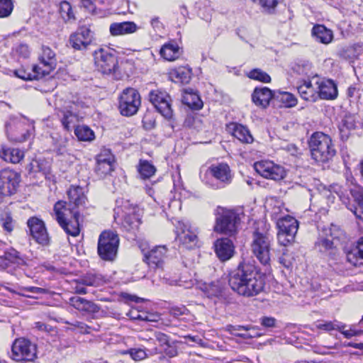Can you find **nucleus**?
<instances>
[{
  "label": "nucleus",
  "mask_w": 363,
  "mask_h": 363,
  "mask_svg": "<svg viewBox=\"0 0 363 363\" xmlns=\"http://www.w3.org/2000/svg\"><path fill=\"white\" fill-rule=\"evenodd\" d=\"M138 172L143 179H148L153 176L156 172L155 167L146 160H140L138 166Z\"/></svg>",
  "instance_id": "nucleus-38"
},
{
  "label": "nucleus",
  "mask_w": 363,
  "mask_h": 363,
  "mask_svg": "<svg viewBox=\"0 0 363 363\" xmlns=\"http://www.w3.org/2000/svg\"><path fill=\"white\" fill-rule=\"evenodd\" d=\"M251 248L254 255L262 264L269 263L270 260V239L267 233L255 232Z\"/></svg>",
  "instance_id": "nucleus-9"
},
{
  "label": "nucleus",
  "mask_w": 363,
  "mask_h": 363,
  "mask_svg": "<svg viewBox=\"0 0 363 363\" xmlns=\"http://www.w3.org/2000/svg\"><path fill=\"white\" fill-rule=\"evenodd\" d=\"M347 259L354 266L363 265V237L358 240L357 246L347 252Z\"/></svg>",
  "instance_id": "nucleus-33"
},
{
  "label": "nucleus",
  "mask_w": 363,
  "mask_h": 363,
  "mask_svg": "<svg viewBox=\"0 0 363 363\" xmlns=\"http://www.w3.org/2000/svg\"><path fill=\"white\" fill-rule=\"evenodd\" d=\"M277 99L282 103L285 107H294L297 104L295 96L289 92H282L277 96Z\"/></svg>",
  "instance_id": "nucleus-45"
},
{
  "label": "nucleus",
  "mask_w": 363,
  "mask_h": 363,
  "mask_svg": "<svg viewBox=\"0 0 363 363\" xmlns=\"http://www.w3.org/2000/svg\"><path fill=\"white\" fill-rule=\"evenodd\" d=\"M273 97L272 91L267 87L256 88L252 94V100L253 103L262 108L269 106V101Z\"/></svg>",
  "instance_id": "nucleus-25"
},
{
  "label": "nucleus",
  "mask_w": 363,
  "mask_h": 363,
  "mask_svg": "<svg viewBox=\"0 0 363 363\" xmlns=\"http://www.w3.org/2000/svg\"><path fill=\"white\" fill-rule=\"evenodd\" d=\"M138 26L132 21L113 23L110 25V33L113 36L127 35L137 31Z\"/></svg>",
  "instance_id": "nucleus-26"
},
{
  "label": "nucleus",
  "mask_w": 363,
  "mask_h": 363,
  "mask_svg": "<svg viewBox=\"0 0 363 363\" xmlns=\"http://www.w3.org/2000/svg\"><path fill=\"white\" fill-rule=\"evenodd\" d=\"M315 247L320 252H326L333 248L334 244L330 228H323L322 230L315 242Z\"/></svg>",
  "instance_id": "nucleus-27"
},
{
  "label": "nucleus",
  "mask_w": 363,
  "mask_h": 363,
  "mask_svg": "<svg viewBox=\"0 0 363 363\" xmlns=\"http://www.w3.org/2000/svg\"><path fill=\"white\" fill-rule=\"evenodd\" d=\"M318 86L319 98L330 100L337 97V89L333 80H322L318 82Z\"/></svg>",
  "instance_id": "nucleus-24"
},
{
  "label": "nucleus",
  "mask_w": 363,
  "mask_h": 363,
  "mask_svg": "<svg viewBox=\"0 0 363 363\" xmlns=\"http://www.w3.org/2000/svg\"><path fill=\"white\" fill-rule=\"evenodd\" d=\"M54 211L55 219L68 235L77 237L79 235V213L77 210L67 208L66 202L60 201L55 204Z\"/></svg>",
  "instance_id": "nucleus-3"
},
{
  "label": "nucleus",
  "mask_w": 363,
  "mask_h": 363,
  "mask_svg": "<svg viewBox=\"0 0 363 363\" xmlns=\"http://www.w3.org/2000/svg\"><path fill=\"white\" fill-rule=\"evenodd\" d=\"M59 13L65 22H70L75 19L72 6L70 4L66 1H62L60 4Z\"/></svg>",
  "instance_id": "nucleus-39"
},
{
  "label": "nucleus",
  "mask_w": 363,
  "mask_h": 363,
  "mask_svg": "<svg viewBox=\"0 0 363 363\" xmlns=\"http://www.w3.org/2000/svg\"><path fill=\"white\" fill-rule=\"evenodd\" d=\"M130 354L136 361L143 359L146 357L145 352L141 349H132L130 350Z\"/></svg>",
  "instance_id": "nucleus-56"
},
{
  "label": "nucleus",
  "mask_w": 363,
  "mask_h": 363,
  "mask_svg": "<svg viewBox=\"0 0 363 363\" xmlns=\"http://www.w3.org/2000/svg\"><path fill=\"white\" fill-rule=\"evenodd\" d=\"M58 116L64 128L69 131L79 122V116L72 110V106H65L58 110Z\"/></svg>",
  "instance_id": "nucleus-22"
},
{
  "label": "nucleus",
  "mask_w": 363,
  "mask_h": 363,
  "mask_svg": "<svg viewBox=\"0 0 363 363\" xmlns=\"http://www.w3.org/2000/svg\"><path fill=\"white\" fill-rule=\"evenodd\" d=\"M21 181V175L10 169L0 170V189L3 194L11 195L16 191Z\"/></svg>",
  "instance_id": "nucleus-15"
},
{
  "label": "nucleus",
  "mask_w": 363,
  "mask_h": 363,
  "mask_svg": "<svg viewBox=\"0 0 363 363\" xmlns=\"http://www.w3.org/2000/svg\"><path fill=\"white\" fill-rule=\"evenodd\" d=\"M177 238L180 244L186 249H191L196 246L198 237L190 226L184 222H179L177 225Z\"/></svg>",
  "instance_id": "nucleus-17"
},
{
  "label": "nucleus",
  "mask_w": 363,
  "mask_h": 363,
  "mask_svg": "<svg viewBox=\"0 0 363 363\" xmlns=\"http://www.w3.org/2000/svg\"><path fill=\"white\" fill-rule=\"evenodd\" d=\"M277 225L279 229L277 233L279 243L283 246L292 243L298 231V220L291 216H286L278 219Z\"/></svg>",
  "instance_id": "nucleus-6"
},
{
  "label": "nucleus",
  "mask_w": 363,
  "mask_h": 363,
  "mask_svg": "<svg viewBox=\"0 0 363 363\" xmlns=\"http://www.w3.org/2000/svg\"><path fill=\"white\" fill-rule=\"evenodd\" d=\"M119 238L116 233L111 230L102 232L98 241V254L105 261H113L117 255Z\"/></svg>",
  "instance_id": "nucleus-5"
},
{
  "label": "nucleus",
  "mask_w": 363,
  "mask_h": 363,
  "mask_svg": "<svg viewBox=\"0 0 363 363\" xmlns=\"http://www.w3.org/2000/svg\"><path fill=\"white\" fill-rule=\"evenodd\" d=\"M149 99L150 101L162 116L167 120L173 118L172 99L167 92L160 90L151 91L149 94Z\"/></svg>",
  "instance_id": "nucleus-11"
},
{
  "label": "nucleus",
  "mask_w": 363,
  "mask_h": 363,
  "mask_svg": "<svg viewBox=\"0 0 363 363\" xmlns=\"http://www.w3.org/2000/svg\"><path fill=\"white\" fill-rule=\"evenodd\" d=\"M12 358L17 362H33L37 357L36 345L25 338L14 341L12 348Z\"/></svg>",
  "instance_id": "nucleus-7"
},
{
  "label": "nucleus",
  "mask_w": 363,
  "mask_h": 363,
  "mask_svg": "<svg viewBox=\"0 0 363 363\" xmlns=\"http://www.w3.org/2000/svg\"><path fill=\"white\" fill-rule=\"evenodd\" d=\"M0 223L4 230L7 233H11L14 228V221L9 212H3L0 216Z\"/></svg>",
  "instance_id": "nucleus-42"
},
{
  "label": "nucleus",
  "mask_w": 363,
  "mask_h": 363,
  "mask_svg": "<svg viewBox=\"0 0 363 363\" xmlns=\"http://www.w3.org/2000/svg\"><path fill=\"white\" fill-rule=\"evenodd\" d=\"M228 283L234 291L245 297L257 295L264 286V279L256 267L245 262L230 273Z\"/></svg>",
  "instance_id": "nucleus-1"
},
{
  "label": "nucleus",
  "mask_w": 363,
  "mask_h": 363,
  "mask_svg": "<svg viewBox=\"0 0 363 363\" xmlns=\"http://www.w3.org/2000/svg\"><path fill=\"white\" fill-rule=\"evenodd\" d=\"M259 4L267 12L272 13L281 0H252Z\"/></svg>",
  "instance_id": "nucleus-48"
},
{
  "label": "nucleus",
  "mask_w": 363,
  "mask_h": 363,
  "mask_svg": "<svg viewBox=\"0 0 363 363\" xmlns=\"http://www.w3.org/2000/svg\"><path fill=\"white\" fill-rule=\"evenodd\" d=\"M67 195L69 203L67 208L76 210V208L83 206L86 203V197L81 186H71L67 191Z\"/></svg>",
  "instance_id": "nucleus-23"
},
{
  "label": "nucleus",
  "mask_w": 363,
  "mask_h": 363,
  "mask_svg": "<svg viewBox=\"0 0 363 363\" xmlns=\"http://www.w3.org/2000/svg\"><path fill=\"white\" fill-rule=\"evenodd\" d=\"M188 310L185 306H175L169 308V313L175 318H179L180 315L186 314Z\"/></svg>",
  "instance_id": "nucleus-57"
},
{
  "label": "nucleus",
  "mask_w": 363,
  "mask_h": 363,
  "mask_svg": "<svg viewBox=\"0 0 363 363\" xmlns=\"http://www.w3.org/2000/svg\"><path fill=\"white\" fill-rule=\"evenodd\" d=\"M174 77L180 82L186 84L191 79V69L186 67H179L174 71Z\"/></svg>",
  "instance_id": "nucleus-46"
},
{
  "label": "nucleus",
  "mask_w": 363,
  "mask_h": 363,
  "mask_svg": "<svg viewBox=\"0 0 363 363\" xmlns=\"http://www.w3.org/2000/svg\"><path fill=\"white\" fill-rule=\"evenodd\" d=\"M247 76L250 79L257 80L263 83H269L271 82L270 76L260 69H254L251 70L248 73Z\"/></svg>",
  "instance_id": "nucleus-44"
},
{
  "label": "nucleus",
  "mask_w": 363,
  "mask_h": 363,
  "mask_svg": "<svg viewBox=\"0 0 363 363\" xmlns=\"http://www.w3.org/2000/svg\"><path fill=\"white\" fill-rule=\"evenodd\" d=\"M74 134L82 141H91L95 138L94 131L87 125L76 126Z\"/></svg>",
  "instance_id": "nucleus-37"
},
{
  "label": "nucleus",
  "mask_w": 363,
  "mask_h": 363,
  "mask_svg": "<svg viewBox=\"0 0 363 363\" xmlns=\"http://www.w3.org/2000/svg\"><path fill=\"white\" fill-rule=\"evenodd\" d=\"M210 172L213 177L220 182L223 187L231 182V172L226 163L212 165L210 167Z\"/></svg>",
  "instance_id": "nucleus-21"
},
{
  "label": "nucleus",
  "mask_w": 363,
  "mask_h": 363,
  "mask_svg": "<svg viewBox=\"0 0 363 363\" xmlns=\"http://www.w3.org/2000/svg\"><path fill=\"white\" fill-rule=\"evenodd\" d=\"M140 104V96L138 91L127 88L121 95L118 108L123 116H131L138 112Z\"/></svg>",
  "instance_id": "nucleus-8"
},
{
  "label": "nucleus",
  "mask_w": 363,
  "mask_h": 363,
  "mask_svg": "<svg viewBox=\"0 0 363 363\" xmlns=\"http://www.w3.org/2000/svg\"><path fill=\"white\" fill-rule=\"evenodd\" d=\"M15 73V75L20 78V79H22L23 80H32L34 78H38V77H42L43 76L41 75H38L35 72V74H31L29 72H26L24 69H17L14 72Z\"/></svg>",
  "instance_id": "nucleus-52"
},
{
  "label": "nucleus",
  "mask_w": 363,
  "mask_h": 363,
  "mask_svg": "<svg viewBox=\"0 0 363 363\" xmlns=\"http://www.w3.org/2000/svg\"><path fill=\"white\" fill-rule=\"evenodd\" d=\"M30 174L38 177V174L46 177L50 173V164L45 160H33L26 167Z\"/></svg>",
  "instance_id": "nucleus-28"
},
{
  "label": "nucleus",
  "mask_w": 363,
  "mask_h": 363,
  "mask_svg": "<svg viewBox=\"0 0 363 363\" xmlns=\"http://www.w3.org/2000/svg\"><path fill=\"white\" fill-rule=\"evenodd\" d=\"M30 131L29 130H26V132L21 133V135H14L13 136V139L17 142H23L30 136Z\"/></svg>",
  "instance_id": "nucleus-62"
},
{
  "label": "nucleus",
  "mask_w": 363,
  "mask_h": 363,
  "mask_svg": "<svg viewBox=\"0 0 363 363\" xmlns=\"http://www.w3.org/2000/svg\"><path fill=\"white\" fill-rule=\"evenodd\" d=\"M191 96L194 99H195V101H193L191 104L190 103H188L189 106L196 109L201 108L203 106V103L200 98L197 95H192Z\"/></svg>",
  "instance_id": "nucleus-63"
},
{
  "label": "nucleus",
  "mask_w": 363,
  "mask_h": 363,
  "mask_svg": "<svg viewBox=\"0 0 363 363\" xmlns=\"http://www.w3.org/2000/svg\"><path fill=\"white\" fill-rule=\"evenodd\" d=\"M318 79L313 78L311 80L304 81L297 87L301 97L308 101H316L319 99Z\"/></svg>",
  "instance_id": "nucleus-18"
},
{
  "label": "nucleus",
  "mask_w": 363,
  "mask_h": 363,
  "mask_svg": "<svg viewBox=\"0 0 363 363\" xmlns=\"http://www.w3.org/2000/svg\"><path fill=\"white\" fill-rule=\"evenodd\" d=\"M145 312H140L135 309H133L129 312V316L131 319L144 321V315Z\"/></svg>",
  "instance_id": "nucleus-60"
},
{
  "label": "nucleus",
  "mask_w": 363,
  "mask_h": 363,
  "mask_svg": "<svg viewBox=\"0 0 363 363\" xmlns=\"http://www.w3.org/2000/svg\"><path fill=\"white\" fill-rule=\"evenodd\" d=\"M154 337L161 346H166L169 343V337L164 333L155 332L154 333Z\"/></svg>",
  "instance_id": "nucleus-55"
},
{
  "label": "nucleus",
  "mask_w": 363,
  "mask_h": 363,
  "mask_svg": "<svg viewBox=\"0 0 363 363\" xmlns=\"http://www.w3.org/2000/svg\"><path fill=\"white\" fill-rule=\"evenodd\" d=\"M80 283L86 286H96L98 284V279L94 274H86L80 279Z\"/></svg>",
  "instance_id": "nucleus-53"
},
{
  "label": "nucleus",
  "mask_w": 363,
  "mask_h": 363,
  "mask_svg": "<svg viewBox=\"0 0 363 363\" xmlns=\"http://www.w3.org/2000/svg\"><path fill=\"white\" fill-rule=\"evenodd\" d=\"M276 319L272 317H262L261 318V325L265 328H274L276 325Z\"/></svg>",
  "instance_id": "nucleus-58"
},
{
  "label": "nucleus",
  "mask_w": 363,
  "mask_h": 363,
  "mask_svg": "<svg viewBox=\"0 0 363 363\" xmlns=\"http://www.w3.org/2000/svg\"><path fill=\"white\" fill-rule=\"evenodd\" d=\"M0 157L13 164L20 162L24 157V152L18 148L2 147Z\"/></svg>",
  "instance_id": "nucleus-31"
},
{
  "label": "nucleus",
  "mask_w": 363,
  "mask_h": 363,
  "mask_svg": "<svg viewBox=\"0 0 363 363\" xmlns=\"http://www.w3.org/2000/svg\"><path fill=\"white\" fill-rule=\"evenodd\" d=\"M94 62L103 74H109L115 71L118 60L113 51L109 48H100L94 52Z\"/></svg>",
  "instance_id": "nucleus-10"
},
{
  "label": "nucleus",
  "mask_w": 363,
  "mask_h": 363,
  "mask_svg": "<svg viewBox=\"0 0 363 363\" xmlns=\"http://www.w3.org/2000/svg\"><path fill=\"white\" fill-rule=\"evenodd\" d=\"M69 304L78 311L87 313H95L99 311V307L96 304L79 296L70 298Z\"/></svg>",
  "instance_id": "nucleus-29"
},
{
  "label": "nucleus",
  "mask_w": 363,
  "mask_h": 363,
  "mask_svg": "<svg viewBox=\"0 0 363 363\" xmlns=\"http://www.w3.org/2000/svg\"><path fill=\"white\" fill-rule=\"evenodd\" d=\"M255 169L262 177L273 180L282 179L286 174L284 169L269 160H262L254 164Z\"/></svg>",
  "instance_id": "nucleus-13"
},
{
  "label": "nucleus",
  "mask_w": 363,
  "mask_h": 363,
  "mask_svg": "<svg viewBox=\"0 0 363 363\" xmlns=\"http://www.w3.org/2000/svg\"><path fill=\"white\" fill-rule=\"evenodd\" d=\"M167 248L166 245H158L145 254L147 264L152 267H162L167 257Z\"/></svg>",
  "instance_id": "nucleus-19"
},
{
  "label": "nucleus",
  "mask_w": 363,
  "mask_h": 363,
  "mask_svg": "<svg viewBox=\"0 0 363 363\" xmlns=\"http://www.w3.org/2000/svg\"><path fill=\"white\" fill-rule=\"evenodd\" d=\"M202 289L208 297L218 296L222 292V286L218 281L205 284Z\"/></svg>",
  "instance_id": "nucleus-40"
},
{
  "label": "nucleus",
  "mask_w": 363,
  "mask_h": 363,
  "mask_svg": "<svg viewBox=\"0 0 363 363\" xmlns=\"http://www.w3.org/2000/svg\"><path fill=\"white\" fill-rule=\"evenodd\" d=\"M94 40L93 31L86 26H81L69 36V43L76 50H86Z\"/></svg>",
  "instance_id": "nucleus-14"
},
{
  "label": "nucleus",
  "mask_w": 363,
  "mask_h": 363,
  "mask_svg": "<svg viewBox=\"0 0 363 363\" xmlns=\"http://www.w3.org/2000/svg\"><path fill=\"white\" fill-rule=\"evenodd\" d=\"M33 328L39 331H43L48 333H51L55 331L54 328L42 322H35L34 323Z\"/></svg>",
  "instance_id": "nucleus-54"
},
{
  "label": "nucleus",
  "mask_w": 363,
  "mask_h": 363,
  "mask_svg": "<svg viewBox=\"0 0 363 363\" xmlns=\"http://www.w3.org/2000/svg\"><path fill=\"white\" fill-rule=\"evenodd\" d=\"M340 328H338V331H340L346 338H351L354 336H358L362 333V330H355L354 328H350V329H345L346 325L340 323L339 324Z\"/></svg>",
  "instance_id": "nucleus-50"
},
{
  "label": "nucleus",
  "mask_w": 363,
  "mask_h": 363,
  "mask_svg": "<svg viewBox=\"0 0 363 363\" xmlns=\"http://www.w3.org/2000/svg\"><path fill=\"white\" fill-rule=\"evenodd\" d=\"M312 35L315 40L323 43L329 44L333 39V33L323 25H315L312 29Z\"/></svg>",
  "instance_id": "nucleus-30"
},
{
  "label": "nucleus",
  "mask_w": 363,
  "mask_h": 363,
  "mask_svg": "<svg viewBox=\"0 0 363 363\" xmlns=\"http://www.w3.org/2000/svg\"><path fill=\"white\" fill-rule=\"evenodd\" d=\"M140 220L134 213V211L133 212V213H125V215L123 216V225L128 230L138 228Z\"/></svg>",
  "instance_id": "nucleus-43"
},
{
  "label": "nucleus",
  "mask_w": 363,
  "mask_h": 363,
  "mask_svg": "<svg viewBox=\"0 0 363 363\" xmlns=\"http://www.w3.org/2000/svg\"><path fill=\"white\" fill-rule=\"evenodd\" d=\"M12 0H0V18L9 16L13 11Z\"/></svg>",
  "instance_id": "nucleus-47"
},
{
  "label": "nucleus",
  "mask_w": 363,
  "mask_h": 363,
  "mask_svg": "<svg viewBox=\"0 0 363 363\" xmlns=\"http://www.w3.org/2000/svg\"><path fill=\"white\" fill-rule=\"evenodd\" d=\"M39 56V64L33 67V72L38 75L45 76L52 71L57 65L55 53L50 48L43 45Z\"/></svg>",
  "instance_id": "nucleus-12"
},
{
  "label": "nucleus",
  "mask_w": 363,
  "mask_h": 363,
  "mask_svg": "<svg viewBox=\"0 0 363 363\" xmlns=\"http://www.w3.org/2000/svg\"><path fill=\"white\" fill-rule=\"evenodd\" d=\"M164 351V353L169 357H174L178 354L177 347L174 345H171L169 343L166 345Z\"/></svg>",
  "instance_id": "nucleus-59"
},
{
  "label": "nucleus",
  "mask_w": 363,
  "mask_h": 363,
  "mask_svg": "<svg viewBox=\"0 0 363 363\" xmlns=\"http://www.w3.org/2000/svg\"><path fill=\"white\" fill-rule=\"evenodd\" d=\"M215 252L221 261L230 259L234 254V245L228 238L218 239L214 243Z\"/></svg>",
  "instance_id": "nucleus-20"
},
{
  "label": "nucleus",
  "mask_w": 363,
  "mask_h": 363,
  "mask_svg": "<svg viewBox=\"0 0 363 363\" xmlns=\"http://www.w3.org/2000/svg\"><path fill=\"white\" fill-rule=\"evenodd\" d=\"M355 128V122L353 116H346L340 125L339 130L342 140L347 139L350 131Z\"/></svg>",
  "instance_id": "nucleus-35"
},
{
  "label": "nucleus",
  "mask_w": 363,
  "mask_h": 363,
  "mask_svg": "<svg viewBox=\"0 0 363 363\" xmlns=\"http://www.w3.org/2000/svg\"><path fill=\"white\" fill-rule=\"evenodd\" d=\"M340 323L335 320V321H321L318 322L315 324V327L318 329L323 330L325 331H331V330H337L339 327Z\"/></svg>",
  "instance_id": "nucleus-49"
},
{
  "label": "nucleus",
  "mask_w": 363,
  "mask_h": 363,
  "mask_svg": "<svg viewBox=\"0 0 363 363\" xmlns=\"http://www.w3.org/2000/svg\"><path fill=\"white\" fill-rule=\"evenodd\" d=\"M17 52H18L23 57H28L30 54L29 48L27 45L21 44L18 46L16 49Z\"/></svg>",
  "instance_id": "nucleus-61"
},
{
  "label": "nucleus",
  "mask_w": 363,
  "mask_h": 363,
  "mask_svg": "<svg viewBox=\"0 0 363 363\" xmlns=\"http://www.w3.org/2000/svg\"><path fill=\"white\" fill-rule=\"evenodd\" d=\"M150 23L155 30H160L162 28V23L160 22L158 17L152 18L150 21Z\"/></svg>",
  "instance_id": "nucleus-64"
},
{
  "label": "nucleus",
  "mask_w": 363,
  "mask_h": 363,
  "mask_svg": "<svg viewBox=\"0 0 363 363\" xmlns=\"http://www.w3.org/2000/svg\"><path fill=\"white\" fill-rule=\"evenodd\" d=\"M240 220L239 215L235 211L218 208L214 230L232 236L238 231Z\"/></svg>",
  "instance_id": "nucleus-4"
},
{
  "label": "nucleus",
  "mask_w": 363,
  "mask_h": 363,
  "mask_svg": "<svg viewBox=\"0 0 363 363\" xmlns=\"http://www.w3.org/2000/svg\"><path fill=\"white\" fill-rule=\"evenodd\" d=\"M352 195L354 201L358 203V208L354 211L357 218L363 221V189L361 191H352Z\"/></svg>",
  "instance_id": "nucleus-41"
},
{
  "label": "nucleus",
  "mask_w": 363,
  "mask_h": 363,
  "mask_svg": "<svg viewBox=\"0 0 363 363\" xmlns=\"http://www.w3.org/2000/svg\"><path fill=\"white\" fill-rule=\"evenodd\" d=\"M5 258L9 262L16 264L18 265L21 264L24 262L23 259L20 257L19 252L14 250H11V252H6L5 254Z\"/></svg>",
  "instance_id": "nucleus-51"
},
{
  "label": "nucleus",
  "mask_w": 363,
  "mask_h": 363,
  "mask_svg": "<svg viewBox=\"0 0 363 363\" xmlns=\"http://www.w3.org/2000/svg\"><path fill=\"white\" fill-rule=\"evenodd\" d=\"M311 157L317 162L325 163L336 154L331 138L322 132L314 133L308 142Z\"/></svg>",
  "instance_id": "nucleus-2"
},
{
  "label": "nucleus",
  "mask_w": 363,
  "mask_h": 363,
  "mask_svg": "<svg viewBox=\"0 0 363 363\" xmlns=\"http://www.w3.org/2000/svg\"><path fill=\"white\" fill-rule=\"evenodd\" d=\"M233 135L242 143H251L253 141L249 130L242 125H235Z\"/></svg>",
  "instance_id": "nucleus-36"
},
{
  "label": "nucleus",
  "mask_w": 363,
  "mask_h": 363,
  "mask_svg": "<svg viewBox=\"0 0 363 363\" xmlns=\"http://www.w3.org/2000/svg\"><path fill=\"white\" fill-rule=\"evenodd\" d=\"M30 234L33 238L41 245H48L50 242V237L48 233L45 223L37 217H32L27 221Z\"/></svg>",
  "instance_id": "nucleus-16"
},
{
  "label": "nucleus",
  "mask_w": 363,
  "mask_h": 363,
  "mask_svg": "<svg viewBox=\"0 0 363 363\" xmlns=\"http://www.w3.org/2000/svg\"><path fill=\"white\" fill-rule=\"evenodd\" d=\"M181 52L179 45L169 43L164 45L160 50L161 56L168 61H174L179 58Z\"/></svg>",
  "instance_id": "nucleus-34"
},
{
  "label": "nucleus",
  "mask_w": 363,
  "mask_h": 363,
  "mask_svg": "<svg viewBox=\"0 0 363 363\" xmlns=\"http://www.w3.org/2000/svg\"><path fill=\"white\" fill-rule=\"evenodd\" d=\"M113 156L100 155L96 159V172L101 177L105 176L113 171Z\"/></svg>",
  "instance_id": "nucleus-32"
}]
</instances>
